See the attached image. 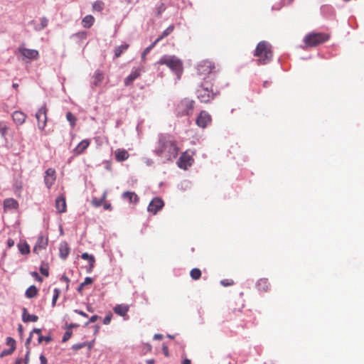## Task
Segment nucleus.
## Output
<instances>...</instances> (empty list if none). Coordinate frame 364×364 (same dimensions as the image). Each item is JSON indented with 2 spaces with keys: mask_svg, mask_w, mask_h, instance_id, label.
Wrapping results in <instances>:
<instances>
[{
  "mask_svg": "<svg viewBox=\"0 0 364 364\" xmlns=\"http://www.w3.org/2000/svg\"><path fill=\"white\" fill-rule=\"evenodd\" d=\"M179 149L176 141L169 138L162 137L159 139L158 146L155 149L156 154L167 161L175 159L178 154Z\"/></svg>",
  "mask_w": 364,
  "mask_h": 364,
  "instance_id": "nucleus-1",
  "label": "nucleus"
},
{
  "mask_svg": "<svg viewBox=\"0 0 364 364\" xmlns=\"http://www.w3.org/2000/svg\"><path fill=\"white\" fill-rule=\"evenodd\" d=\"M156 64L166 65L177 75L178 78H180L183 70V62L175 55H164Z\"/></svg>",
  "mask_w": 364,
  "mask_h": 364,
  "instance_id": "nucleus-2",
  "label": "nucleus"
},
{
  "mask_svg": "<svg viewBox=\"0 0 364 364\" xmlns=\"http://www.w3.org/2000/svg\"><path fill=\"white\" fill-rule=\"evenodd\" d=\"M255 55L257 57L259 65H265L269 63L272 58L271 45L265 41H261L257 46Z\"/></svg>",
  "mask_w": 364,
  "mask_h": 364,
  "instance_id": "nucleus-3",
  "label": "nucleus"
},
{
  "mask_svg": "<svg viewBox=\"0 0 364 364\" xmlns=\"http://www.w3.org/2000/svg\"><path fill=\"white\" fill-rule=\"evenodd\" d=\"M197 73L199 75L203 77H208L213 79V76H215L220 71V69L215 64L209 60H203L200 61L196 67Z\"/></svg>",
  "mask_w": 364,
  "mask_h": 364,
  "instance_id": "nucleus-4",
  "label": "nucleus"
},
{
  "mask_svg": "<svg viewBox=\"0 0 364 364\" xmlns=\"http://www.w3.org/2000/svg\"><path fill=\"white\" fill-rule=\"evenodd\" d=\"M329 38L328 33H311L305 36L304 43L306 47H315L326 42Z\"/></svg>",
  "mask_w": 364,
  "mask_h": 364,
  "instance_id": "nucleus-5",
  "label": "nucleus"
},
{
  "mask_svg": "<svg viewBox=\"0 0 364 364\" xmlns=\"http://www.w3.org/2000/svg\"><path fill=\"white\" fill-rule=\"evenodd\" d=\"M194 109V101L185 98L178 102L176 105V114L178 117L191 115Z\"/></svg>",
  "mask_w": 364,
  "mask_h": 364,
  "instance_id": "nucleus-6",
  "label": "nucleus"
},
{
  "mask_svg": "<svg viewBox=\"0 0 364 364\" xmlns=\"http://www.w3.org/2000/svg\"><path fill=\"white\" fill-rule=\"evenodd\" d=\"M217 92L212 86L209 88L205 84H203L197 90V97L201 102L207 103L214 99Z\"/></svg>",
  "mask_w": 364,
  "mask_h": 364,
  "instance_id": "nucleus-7",
  "label": "nucleus"
},
{
  "mask_svg": "<svg viewBox=\"0 0 364 364\" xmlns=\"http://www.w3.org/2000/svg\"><path fill=\"white\" fill-rule=\"evenodd\" d=\"M193 161L194 159L192 154H191L188 151H186L182 153L178 159L177 164L178 167L186 170L193 164Z\"/></svg>",
  "mask_w": 364,
  "mask_h": 364,
  "instance_id": "nucleus-8",
  "label": "nucleus"
},
{
  "mask_svg": "<svg viewBox=\"0 0 364 364\" xmlns=\"http://www.w3.org/2000/svg\"><path fill=\"white\" fill-rule=\"evenodd\" d=\"M36 118L37 119L38 127L43 130L47 124V108L46 105L42 106L36 112Z\"/></svg>",
  "mask_w": 364,
  "mask_h": 364,
  "instance_id": "nucleus-9",
  "label": "nucleus"
},
{
  "mask_svg": "<svg viewBox=\"0 0 364 364\" xmlns=\"http://www.w3.org/2000/svg\"><path fill=\"white\" fill-rule=\"evenodd\" d=\"M211 117L206 111H201L198 116L196 123L200 128H205L211 122Z\"/></svg>",
  "mask_w": 364,
  "mask_h": 364,
  "instance_id": "nucleus-10",
  "label": "nucleus"
},
{
  "mask_svg": "<svg viewBox=\"0 0 364 364\" xmlns=\"http://www.w3.org/2000/svg\"><path fill=\"white\" fill-rule=\"evenodd\" d=\"M164 205V201L159 198H154L148 205V211L156 214Z\"/></svg>",
  "mask_w": 364,
  "mask_h": 364,
  "instance_id": "nucleus-11",
  "label": "nucleus"
},
{
  "mask_svg": "<svg viewBox=\"0 0 364 364\" xmlns=\"http://www.w3.org/2000/svg\"><path fill=\"white\" fill-rule=\"evenodd\" d=\"M18 51L24 58L30 60H36L39 57L38 51L34 49H28L21 46L18 48Z\"/></svg>",
  "mask_w": 364,
  "mask_h": 364,
  "instance_id": "nucleus-12",
  "label": "nucleus"
},
{
  "mask_svg": "<svg viewBox=\"0 0 364 364\" xmlns=\"http://www.w3.org/2000/svg\"><path fill=\"white\" fill-rule=\"evenodd\" d=\"M55 179L56 176L55 169L51 168H48L44 177V182L48 188H50V187L54 184Z\"/></svg>",
  "mask_w": 364,
  "mask_h": 364,
  "instance_id": "nucleus-13",
  "label": "nucleus"
},
{
  "mask_svg": "<svg viewBox=\"0 0 364 364\" xmlns=\"http://www.w3.org/2000/svg\"><path fill=\"white\" fill-rule=\"evenodd\" d=\"M48 238L44 236H39L33 247V252L39 254L42 250H45L48 245Z\"/></svg>",
  "mask_w": 364,
  "mask_h": 364,
  "instance_id": "nucleus-14",
  "label": "nucleus"
},
{
  "mask_svg": "<svg viewBox=\"0 0 364 364\" xmlns=\"http://www.w3.org/2000/svg\"><path fill=\"white\" fill-rule=\"evenodd\" d=\"M90 144L89 139H84L80 141L77 146L73 149V152L74 155L78 156L84 153Z\"/></svg>",
  "mask_w": 364,
  "mask_h": 364,
  "instance_id": "nucleus-15",
  "label": "nucleus"
},
{
  "mask_svg": "<svg viewBox=\"0 0 364 364\" xmlns=\"http://www.w3.org/2000/svg\"><path fill=\"white\" fill-rule=\"evenodd\" d=\"M55 208L59 213H63L66 211L67 205L65 197L63 195L59 196L55 200Z\"/></svg>",
  "mask_w": 364,
  "mask_h": 364,
  "instance_id": "nucleus-16",
  "label": "nucleus"
},
{
  "mask_svg": "<svg viewBox=\"0 0 364 364\" xmlns=\"http://www.w3.org/2000/svg\"><path fill=\"white\" fill-rule=\"evenodd\" d=\"M141 75V70L139 68H134L132 73L124 79L125 86L132 85L133 82L138 78Z\"/></svg>",
  "mask_w": 364,
  "mask_h": 364,
  "instance_id": "nucleus-17",
  "label": "nucleus"
},
{
  "mask_svg": "<svg viewBox=\"0 0 364 364\" xmlns=\"http://www.w3.org/2000/svg\"><path fill=\"white\" fill-rule=\"evenodd\" d=\"M124 200H128L130 203L136 204L139 202V198L136 193L132 191H125L122 194Z\"/></svg>",
  "mask_w": 364,
  "mask_h": 364,
  "instance_id": "nucleus-18",
  "label": "nucleus"
},
{
  "mask_svg": "<svg viewBox=\"0 0 364 364\" xmlns=\"http://www.w3.org/2000/svg\"><path fill=\"white\" fill-rule=\"evenodd\" d=\"M129 310V305L124 304H117L113 309V311L116 314H117L120 316H122V317H124L127 316Z\"/></svg>",
  "mask_w": 364,
  "mask_h": 364,
  "instance_id": "nucleus-19",
  "label": "nucleus"
},
{
  "mask_svg": "<svg viewBox=\"0 0 364 364\" xmlns=\"http://www.w3.org/2000/svg\"><path fill=\"white\" fill-rule=\"evenodd\" d=\"M12 119L16 125H21L25 122L26 115L21 111H15L12 114Z\"/></svg>",
  "mask_w": 364,
  "mask_h": 364,
  "instance_id": "nucleus-20",
  "label": "nucleus"
},
{
  "mask_svg": "<svg viewBox=\"0 0 364 364\" xmlns=\"http://www.w3.org/2000/svg\"><path fill=\"white\" fill-rule=\"evenodd\" d=\"M256 287L260 291L267 292L270 289V284L267 279L262 278L257 281Z\"/></svg>",
  "mask_w": 364,
  "mask_h": 364,
  "instance_id": "nucleus-21",
  "label": "nucleus"
},
{
  "mask_svg": "<svg viewBox=\"0 0 364 364\" xmlns=\"http://www.w3.org/2000/svg\"><path fill=\"white\" fill-rule=\"evenodd\" d=\"M114 156H115V159L118 162H122V161L127 160L129 158V154L126 149H117L114 151Z\"/></svg>",
  "mask_w": 364,
  "mask_h": 364,
  "instance_id": "nucleus-22",
  "label": "nucleus"
},
{
  "mask_svg": "<svg viewBox=\"0 0 364 364\" xmlns=\"http://www.w3.org/2000/svg\"><path fill=\"white\" fill-rule=\"evenodd\" d=\"M18 207L17 200L14 198H6L4 200V211L9 210L11 209L16 210Z\"/></svg>",
  "mask_w": 364,
  "mask_h": 364,
  "instance_id": "nucleus-23",
  "label": "nucleus"
},
{
  "mask_svg": "<svg viewBox=\"0 0 364 364\" xmlns=\"http://www.w3.org/2000/svg\"><path fill=\"white\" fill-rule=\"evenodd\" d=\"M59 254L60 258L65 259L70 254V247L66 242H63L59 246Z\"/></svg>",
  "mask_w": 364,
  "mask_h": 364,
  "instance_id": "nucleus-24",
  "label": "nucleus"
},
{
  "mask_svg": "<svg viewBox=\"0 0 364 364\" xmlns=\"http://www.w3.org/2000/svg\"><path fill=\"white\" fill-rule=\"evenodd\" d=\"M22 320L23 322H36L38 320V317L36 315H31L28 313V311L26 308L23 309L22 313Z\"/></svg>",
  "mask_w": 364,
  "mask_h": 364,
  "instance_id": "nucleus-25",
  "label": "nucleus"
},
{
  "mask_svg": "<svg viewBox=\"0 0 364 364\" xmlns=\"http://www.w3.org/2000/svg\"><path fill=\"white\" fill-rule=\"evenodd\" d=\"M92 78V85L96 87L100 86L104 80V74L99 70H96Z\"/></svg>",
  "mask_w": 364,
  "mask_h": 364,
  "instance_id": "nucleus-26",
  "label": "nucleus"
},
{
  "mask_svg": "<svg viewBox=\"0 0 364 364\" xmlns=\"http://www.w3.org/2000/svg\"><path fill=\"white\" fill-rule=\"evenodd\" d=\"M81 257L83 259L88 260L90 267H89L87 272H90L92 270V269L94 268L95 263V259L94 256L90 255L88 253L85 252V253L82 254Z\"/></svg>",
  "mask_w": 364,
  "mask_h": 364,
  "instance_id": "nucleus-27",
  "label": "nucleus"
},
{
  "mask_svg": "<svg viewBox=\"0 0 364 364\" xmlns=\"http://www.w3.org/2000/svg\"><path fill=\"white\" fill-rule=\"evenodd\" d=\"M107 191H104L102 195V197L100 198H93L91 201L92 205L96 208L101 206L103 204V203L105 201V199L107 198Z\"/></svg>",
  "mask_w": 364,
  "mask_h": 364,
  "instance_id": "nucleus-28",
  "label": "nucleus"
},
{
  "mask_svg": "<svg viewBox=\"0 0 364 364\" xmlns=\"http://www.w3.org/2000/svg\"><path fill=\"white\" fill-rule=\"evenodd\" d=\"M95 22V18L92 15L85 16L82 20V26L85 28H90Z\"/></svg>",
  "mask_w": 364,
  "mask_h": 364,
  "instance_id": "nucleus-29",
  "label": "nucleus"
},
{
  "mask_svg": "<svg viewBox=\"0 0 364 364\" xmlns=\"http://www.w3.org/2000/svg\"><path fill=\"white\" fill-rule=\"evenodd\" d=\"M38 291V289L36 286L32 285L26 289L25 294L27 298L31 299L37 296Z\"/></svg>",
  "mask_w": 364,
  "mask_h": 364,
  "instance_id": "nucleus-30",
  "label": "nucleus"
},
{
  "mask_svg": "<svg viewBox=\"0 0 364 364\" xmlns=\"http://www.w3.org/2000/svg\"><path fill=\"white\" fill-rule=\"evenodd\" d=\"M129 45L128 43L122 44L114 49L115 58H119L124 51H126Z\"/></svg>",
  "mask_w": 364,
  "mask_h": 364,
  "instance_id": "nucleus-31",
  "label": "nucleus"
},
{
  "mask_svg": "<svg viewBox=\"0 0 364 364\" xmlns=\"http://www.w3.org/2000/svg\"><path fill=\"white\" fill-rule=\"evenodd\" d=\"M174 30V26L173 25L169 26L163 33L162 34L159 36L156 41V42L161 41L163 38L168 36L169 34H171Z\"/></svg>",
  "mask_w": 364,
  "mask_h": 364,
  "instance_id": "nucleus-32",
  "label": "nucleus"
},
{
  "mask_svg": "<svg viewBox=\"0 0 364 364\" xmlns=\"http://www.w3.org/2000/svg\"><path fill=\"white\" fill-rule=\"evenodd\" d=\"M18 250L22 255H26L30 252V247L27 243H19L18 245Z\"/></svg>",
  "mask_w": 364,
  "mask_h": 364,
  "instance_id": "nucleus-33",
  "label": "nucleus"
},
{
  "mask_svg": "<svg viewBox=\"0 0 364 364\" xmlns=\"http://www.w3.org/2000/svg\"><path fill=\"white\" fill-rule=\"evenodd\" d=\"M30 349H28L25 355V358H18L14 364H28L29 362Z\"/></svg>",
  "mask_w": 364,
  "mask_h": 364,
  "instance_id": "nucleus-34",
  "label": "nucleus"
},
{
  "mask_svg": "<svg viewBox=\"0 0 364 364\" xmlns=\"http://www.w3.org/2000/svg\"><path fill=\"white\" fill-rule=\"evenodd\" d=\"M191 277L194 280H198L201 277V271L198 268H193L190 272Z\"/></svg>",
  "mask_w": 364,
  "mask_h": 364,
  "instance_id": "nucleus-35",
  "label": "nucleus"
},
{
  "mask_svg": "<svg viewBox=\"0 0 364 364\" xmlns=\"http://www.w3.org/2000/svg\"><path fill=\"white\" fill-rule=\"evenodd\" d=\"M66 119L70 122L71 127H75L77 122V118L70 112H67Z\"/></svg>",
  "mask_w": 364,
  "mask_h": 364,
  "instance_id": "nucleus-36",
  "label": "nucleus"
},
{
  "mask_svg": "<svg viewBox=\"0 0 364 364\" xmlns=\"http://www.w3.org/2000/svg\"><path fill=\"white\" fill-rule=\"evenodd\" d=\"M105 4L102 1H96L92 4L93 10L97 11H102L104 9Z\"/></svg>",
  "mask_w": 364,
  "mask_h": 364,
  "instance_id": "nucleus-37",
  "label": "nucleus"
},
{
  "mask_svg": "<svg viewBox=\"0 0 364 364\" xmlns=\"http://www.w3.org/2000/svg\"><path fill=\"white\" fill-rule=\"evenodd\" d=\"M158 43L155 40L149 47H147L142 53L141 54V58L143 60L145 59L146 55L150 52V50Z\"/></svg>",
  "mask_w": 364,
  "mask_h": 364,
  "instance_id": "nucleus-38",
  "label": "nucleus"
},
{
  "mask_svg": "<svg viewBox=\"0 0 364 364\" xmlns=\"http://www.w3.org/2000/svg\"><path fill=\"white\" fill-rule=\"evenodd\" d=\"M41 273L45 277H48L49 275V267L48 264H42L40 267Z\"/></svg>",
  "mask_w": 364,
  "mask_h": 364,
  "instance_id": "nucleus-39",
  "label": "nucleus"
},
{
  "mask_svg": "<svg viewBox=\"0 0 364 364\" xmlns=\"http://www.w3.org/2000/svg\"><path fill=\"white\" fill-rule=\"evenodd\" d=\"M48 23V19L46 17H42L41 18V25L39 27L36 28V30L41 31V30L44 29L45 28L47 27Z\"/></svg>",
  "mask_w": 364,
  "mask_h": 364,
  "instance_id": "nucleus-40",
  "label": "nucleus"
},
{
  "mask_svg": "<svg viewBox=\"0 0 364 364\" xmlns=\"http://www.w3.org/2000/svg\"><path fill=\"white\" fill-rule=\"evenodd\" d=\"M60 291L58 289H54L53 299H52V306H55V303L60 296Z\"/></svg>",
  "mask_w": 364,
  "mask_h": 364,
  "instance_id": "nucleus-41",
  "label": "nucleus"
},
{
  "mask_svg": "<svg viewBox=\"0 0 364 364\" xmlns=\"http://www.w3.org/2000/svg\"><path fill=\"white\" fill-rule=\"evenodd\" d=\"M6 344L10 346V349L13 350H16V341L11 337L6 338Z\"/></svg>",
  "mask_w": 364,
  "mask_h": 364,
  "instance_id": "nucleus-42",
  "label": "nucleus"
},
{
  "mask_svg": "<svg viewBox=\"0 0 364 364\" xmlns=\"http://www.w3.org/2000/svg\"><path fill=\"white\" fill-rule=\"evenodd\" d=\"M220 284L224 287H229L234 284V281L230 279H225L220 281Z\"/></svg>",
  "mask_w": 364,
  "mask_h": 364,
  "instance_id": "nucleus-43",
  "label": "nucleus"
},
{
  "mask_svg": "<svg viewBox=\"0 0 364 364\" xmlns=\"http://www.w3.org/2000/svg\"><path fill=\"white\" fill-rule=\"evenodd\" d=\"M93 282L92 279L91 277H86L85 279V281L80 284V287H79V291L81 290V289L85 286V285H87V284H92Z\"/></svg>",
  "mask_w": 364,
  "mask_h": 364,
  "instance_id": "nucleus-44",
  "label": "nucleus"
},
{
  "mask_svg": "<svg viewBox=\"0 0 364 364\" xmlns=\"http://www.w3.org/2000/svg\"><path fill=\"white\" fill-rule=\"evenodd\" d=\"M6 132H7L6 125L3 122H0V133L1 134V135L3 136H4L6 134Z\"/></svg>",
  "mask_w": 364,
  "mask_h": 364,
  "instance_id": "nucleus-45",
  "label": "nucleus"
},
{
  "mask_svg": "<svg viewBox=\"0 0 364 364\" xmlns=\"http://www.w3.org/2000/svg\"><path fill=\"white\" fill-rule=\"evenodd\" d=\"M112 313H109L107 314V315L104 318V320H103V323L105 324V325H107L110 323L111 320H112Z\"/></svg>",
  "mask_w": 364,
  "mask_h": 364,
  "instance_id": "nucleus-46",
  "label": "nucleus"
},
{
  "mask_svg": "<svg viewBox=\"0 0 364 364\" xmlns=\"http://www.w3.org/2000/svg\"><path fill=\"white\" fill-rule=\"evenodd\" d=\"M38 341L39 343H42L43 341H46L47 343H49L51 341V337L50 336H43L42 335H40V336H38Z\"/></svg>",
  "mask_w": 364,
  "mask_h": 364,
  "instance_id": "nucleus-47",
  "label": "nucleus"
},
{
  "mask_svg": "<svg viewBox=\"0 0 364 364\" xmlns=\"http://www.w3.org/2000/svg\"><path fill=\"white\" fill-rule=\"evenodd\" d=\"M72 336V332L66 331L63 337V342L68 341Z\"/></svg>",
  "mask_w": 364,
  "mask_h": 364,
  "instance_id": "nucleus-48",
  "label": "nucleus"
},
{
  "mask_svg": "<svg viewBox=\"0 0 364 364\" xmlns=\"http://www.w3.org/2000/svg\"><path fill=\"white\" fill-rule=\"evenodd\" d=\"M14 350H11V349H8V350H4L1 353V357H4V356H6V355H11L14 353Z\"/></svg>",
  "mask_w": 364,
  "mask_h": 364,
  "instance_id": "nucleus-49",
  "label": "nucleus"
},
{
  "mask_svg": "<svg viewBox=\"0 0 364 364\" xmlns=\"http://www.w3.org/2000/svg\"><path fill=\"white\" fill-rule=\"evenodd\" d=\"M100 317L97 315H93L90 317L88 322L85 323V326H87L90 323H94Z\"/></svg>",
  "mask_w": 364,
  "mask_h": 364,
  "instance_id": "nucleus-50",
  "label": "nucleus"
},
{
  "mask_svg": "<svg viewBox=\"0 0 364 364\" xmlns=\"http://www.w3.org/2000/svg\"><path fill=\"white\" fill-rule=\"evenodd\" d=\"M85 346H86L85 343H82L76 344V345H74L73 346V349H74L75 350H80V349L82 348Z\"/></svg>",
  "mask_w": 364,
  "mask_h": 364,
  "instance_id": "nucleus-51",
  "label": "nucleus"
},
{
  "mask_svg": "<svg viewBox=\"0 0 364 364\" xmlns=\"http://www.w3.org/2000/svg\"><path fill=\"white\" fill-rule=\"evenodd\" d=\"M60 280L63 281L66 283V289H68L69 287V282H70L69 278L65 275H63L60 278Z\"/></svg>",
  "mask_w": 364,
  "mask_h": 364,
  "instance_id": "nucleus-52",
  "label": "nucleus"
},
{
  "mask_svg": "<svg viewBox=\"0 0 364 364\" xmlns=\"http://www.w3.org/2000/svg\"><path fill=\"white\" fill-rule=\"evenodd\" d=\"M162 350L166 357L169 356L168 348L166 346H165V345L163 346Z\"/></svg>",
  "mask_w": 364,
  "mask_h": 364,
  "instance_id": "nucleus-53",
  "label": "nucleus"
},
{
  "mask_svg": "<svg viewBox=\"0 0 364 364\" xmlns=\"http://www.w3.org/2000/svg\"><path fill=\"white\" fill-rule=\"evenodd\" d=\"M32 276L34 277L38 281L42 282V278L38 275V274L36 272H33L31 273Z\"/></svg>",
  "mask_w": 364,
  "mask_h": 364,
  "instance_id": "nucleus-54",
  "label": "nucleus"
},
{
  "mask_svg": "<svg viewBox=\"0 0 364 364\" xmlns=\"http://www.w3.org/2000/svg\"><path fill=\"white\" fill-rule=\"evenodd\" d=\"M31 337H32V335L30 334V336L26 339L25 345H26V347L27 350L30 349L29 348V344H30L31 341Z\"/></svg>",
  "mask_w": 364,
  "mask_h": 364,
  "instance_id": "nucleus-55",
  "label": "nucleus"
},
{
  "mask_svg": "<svg viewBox=\"0 0 364 364\" xmlns=\"http://www.w3.org/2000/svg\"><path fill=\"white\" fill-rule=\"evenodd\" d=\"M40 360L41 364H47V359L43 355H40Z\"/></svg>",
  "mask_w": 364,
  "mask_h": 364,
  "instance_id": "nucleus-56",
  "label": "nucleus"
},
{
  "mask_svg": "<svg viewBox=\"0 0 364 364\" xmlns=\"http://www.w3.org/2000/svg\"><path fill=\"white\" fill-rule=\"evenodd\" d=\"M34 333L38 334V336H40V335H41V330L40 328H34L31 333V334L33 335V333Z\"/></svg>",
  "mask_w": 364,
  "mask_h": 364,
  "instance_id": "nucleus-57",
  "label": "nucleus"
},
{
  "mask_svg": "<svg viewBox=\"0 0 364 364\" xmlns=\"http://www.w3.org/2000/svg\"><path fill=\"white\" fill-rule=\"evenodd\" d=\"M103 207L105 210H110L111 209V204L109 203L104 202L103 203Z\"/></svg>",
  "mask_w": 364,
  "mask_h": 364,
  "instance_id": "nucleus-58",
  "label": "nucleus"
},
{
  "mask_svg": "<svg viewBox=\"0 0 364 364\" xmlns=\"http://www.w3.org/2000/svg\"><path fill=\"white\" fill-rule=\"evenodd\" d=\"M75 311L77 314H80V315H81V316H84V317H87V314H85V312H83L82 311H80V310H77V309H76V310H75Z\"/></svg>",
  "mask_w": 364,
  "mask_h": 364,
  "instance_id": "nucleus-59",
  "label": "nucleus"
},
{
  "mask_svg": "<svg viewBox=\"0 0 364 364\" xmlns=\"http://www.w3.org/2000/svg\"><path fill=\"white\" fill-rule=\"evenodd\" d=\"M7 245L9 247H11L14 245V241L12 239H9L7 240Z\"/></svg>",
  "mask_w": 364,
  "mask_h": 364,
  "instance_id": "nucleus-60",
  "label": "nucleus"
},
{
  "mask_svg": "<svg viewBox=\"0 0 364 364\" xmlns=\"http://www.w3.org/2000/svg\"><path fill=\"white\" fill-rule=\"evenodd\" d=\"M18 331L21 336L23 335V326L21 324H19L18 326Z\"/></svg>",
  "mask_w": 364,
  "mask_h": 364,
  "instance_id": "nucleus-61",
  "label": "nucleus"
},
{
  "mask_svg": "<svg viewBox=\"0 0 364 364\" xmlns=\"http://www.w3.org/2000/svg\"><path fill=\"white\" fill-rule=\"evenodd\" d=\"M154 338V339H156V340H161V339H162L163 336L161 334H155Z\"/></svg>",
  "mask_w": 364,
  "mask_h": 364,
  "instance_id": "nucleus-62",
  "label": "nucleus"
},
{
  "mask_svg": "<svg viewBox=\"0 0 364 364\" xmlns=\"http://www.w3.org/2000/svg\"><path fill=\"white\" fill-rule=\"evenodd\" d=\"M182 364H191V363L189 359L186 358L183 360Z\"/></svg>",
  "mask_w": 364,
  "mask_h": 364,
  "instance_id": "nucleus-63",
  "label": "nucleus"
},
{
  "mask_svg": "<svg viewBox=\"0 0 364 364\" xmlns=\"http://www.w3.org/2000/svg\"><path fill=\"white\" fill-rule=\"evenodd\" d=\"M146 364H154V360L153 359L148 360Z\"/></svg>",
  "mask_w": 364,
  "mask_h": 364,
  "instance_id": "nucleus-64",
  "label": "nucleus"
}]
</instances>
